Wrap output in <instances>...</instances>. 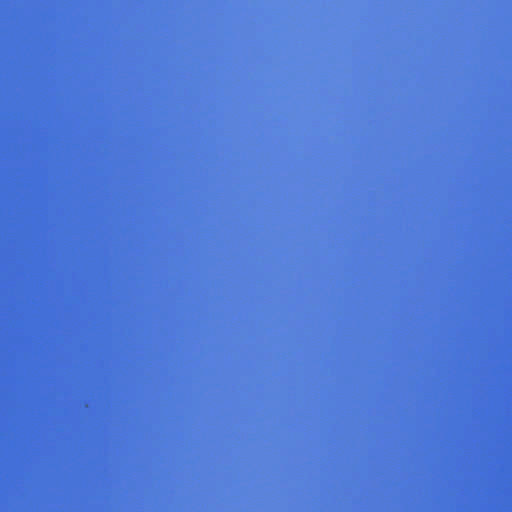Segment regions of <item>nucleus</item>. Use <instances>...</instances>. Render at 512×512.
Instances as JSON below:
<instances>
[{"label":"nucleus","mask_w":512,"mask_h":512,"mask_svg":"<svg viewBox=\"0 0 512 512\" xmlns=\"http://www.w3.org/2000/svg\"><path fill=\"white\" fill-rule=\"evenodd\" d=\"M0 224H159L158 222H47V221H0Z\"/></svg>","instance_id":"1"},{"label":"nucleus","mask_w":512,"mask_h":512,"mask_svg":"<svg viewBox=\"0 0 512 512\" xmlns=\"http://www.w3.org/2000/svg\"><path fill=\"white\" fill-rule=\"evenodd\" d=\"M138 226H0V229H49V228H137Z\"/></svg>","instance_id":"2"},{"label":"nucleus","mask_w":512,"mask_h":512,"mask_svg":"<svg viewBox=\"0 0 512 512\" xmlns=\"http://www.w3.org/2000/svg\"><path fill=\"white\" fill-rule=\"evenodd\" d=\"M194 224H195V225H198L199 223H198V222H195Z\"/></svg>","instance_id":"3"},{"label":"nucleus","mask_w":512,"mask_h":512,"mask_svg":"<svg viewBox=\"0 0 512 512\" xmlns=\"http://www.w3.org/2000/svg\"><path fill=\"white\" fill-rule=\"evenodd\" d=\"M354 224H355V225H358L359 223H358V222H355Z\"/></svg>","instance_id":"4"},{"label":"nucleus","mask_w":512,"mask_h":512,"mask_svg":"<svg viewBox=\"0 0 512 512\" xmlns=\"http://www.w3.org/2000/svg\"><path fill=\"white\" fill-rule=\"evenodd\" d=\"M388 223L387 222H384V225H387Z\"/></svg>","instance_id":"5"}]
</instances>
